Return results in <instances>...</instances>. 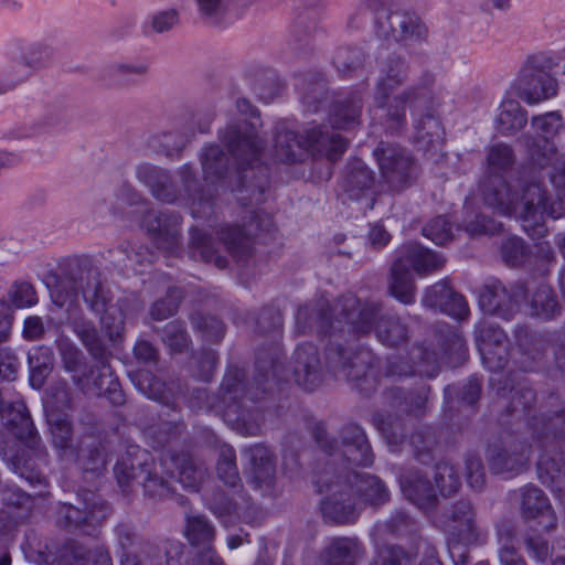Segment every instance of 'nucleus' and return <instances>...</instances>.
<instances>
[{
  "label": "nucleus",
  "mask_w": 565,
  "mask_h": 565,
  "mask_svg": "<svg viewBox=\"0 0 565 565\" xmlns=\"http://www.w3.org/2000/svg\"><path fill=\"white\" fill-rule=\"evenodd\" d=\"M296 331H315L332 338L374 331L376 339L392 349L401 348L409 340V326L397 313L384 311L376 301L361 302L353 294L338 298L332 306L323 296L300 306L296 313Z\"/></svg>",
  "instance_id": "nucleus-1"
},
{
  "label": "nucleus",
  "mask_w": 565,
  "mask_h": 565,
  "mask_svg": "<svg viewBox=\"0 0 565 565\" xmlns=\"http://www.w3.org/2000/svg\"><path fill=\"white\" fill-rule=\"evenodd\" d=\"M218 140L227 149L234 168L222 148L209 145L200 156L204 181L216 184L234 172L237 180L232 191L236 193L239 204L246 209L262 203L268 188V168L263 163L265 139L254 124L244 120L220 129Z\"/></svg>",
  "instance_id": "nucleus-2"
},
{
  "label": "nucleus",
  "mask_w": 565,
  "mask_h": 565,
  "mask_svg": "<svg viewBox=\"0 0 565 565\" xmlns=\"http://www.w3.org/2000/svg\"><path fill=\"white\" fill-rule=\"evenodd\" d=\"M487 160L493 174L488 177L482 184L484 203L499 214L521 220L524 231L532 238L544 237L547 233L545 215L553 218L559 217V214L550 204L546 190L535 181L515 188L498 174L500 171L511 168L514 162L513 150L510 146L494 145L490 148Z\"/></svg>",
  "instance_id": "nucleus-3"
},
{
  "label": "nucleus",
  "mask_w": 565,
  "mask_h": 565,
  "mask_svg": "<svg viewBox=\"0 0 565 565\" xmlns=\"http://www.w3.org/2000/svg\"><path fill=\"white\" fill-rule=\"evenodd\" d=\"M278 362L273 358L263 359L262 354L256 359V375L250 386L244 382L245 372L237 366H230L221 384L220 403L210 401L204 388H194L186 405L191 409L218 407L223 411L226 420L245 435L255 436L260 431V425L256 420L254 411L248 408L246 401L255 402L271 387L275 382Z\"/></svg>",
  "instance_id": "nucleus-4"
},
{
  "label": "nucleus",
  "mask_w": 565,
  "mask_h": 565,
  "mask_svg": "<svg viewBox=\"0 0 565 565\" xmlns=\"http://www.w3.org/2000/svg\"><path fill=\"white\" fill-rule=\"evenodd\" d=\"M77 295H82L88 309L99 317L108 339L113 342L119 339L125 328L124 315L111 306L113 295L103 284L98 267L88 258L70 262L51 289L53 302L58 307H64Z\"/></svg>",
  "instance_id": "nucleus-5"
},
{
  "label": "nucleus",
  "mask_w": 565,
  "mask_h": 565,
  "mask_svg": "<svg viewBox=\"0 0 565 565\" xmlns=\"http://www.w3.org/2000/svg\"><path fill=\"white\" fill-rule=\"evenodd\" d=\"M66 319L67 324L96 363L88 364L83 351L68 338L57 339L56 348L63 369L71 374L74 385L82 393L88 394L92 380L95 377L96 382L106 376L107 361L111 354L99 335L95 323L79 309L68 308Z\"/></svg>",
  "instance_id": "nucleus-6"
},
{
  "label": "nucleus",
  "mask_w": 565,
  "mask_h": 565,
  "mask_svg": "<svg viewBox=\"0 0 565 565\" xmlns=\"http://www.w3.org/2000/svg\"><path fill=\"white\" fill-rule=\"evenodd\" d=\"M347 146L345 139L337 132H330L326 126H315L303 135L282 128L277 129L275 136V156L281 162L300 161L306 154L335 161Z\"/></svg>",
  "instance_id": "nucleus-7"
},
{
  "label": "nucleus",
  "mask_w": 565,
  "mask_h": 565,
  "mask_svg": "<svg viewBox=\"0 0 565 565\" xmlns=\"http://www.w3.org/2000/svg\"><path fill=\"white\" fill-rule=\"evenodd\" d=\"M313 438L326 455L330 457L322 470L329 471L330 475L341 476L345 473V470L352 471L348 467L349 463L362 467L373 463L374 455L371 445L364 429L359 425H344L340 430L339 443L328 437L322 424H317L313 428Z\"/></svg>",
  "instance_id": "nucleus-8"
},
{
  "label": "nucleus",
  "mask_w": 565,
  "mask_h": 565,
  "mask_svg": "<svg viewBox=\"0 0 565 565\" xmlns=\"http://www.w3.org/2000/svg\"><path fill=\"white\" fill-rule=\"evenodd\" d=\"M115 478L124 492L132 490L135 484L143 488L145 495L153 500H163L173 495L170 481L159 475L149 451L139 446H129L114 467Z\"/></svg>",
  "instance_id": "nucleus-9"
},
{
  "label": "nucleus",
  "mask_w": 565,
  "mask_h": 565,
  "mask_svg": "<svg viewBox=\"0 0 565 565\" xmlns=\"http://www.w3.org/2000/svg\"><path fill=\"white\" fill-rule=\"evenodd\" d=\"M376 35L382 40H392L398 43L411 56L427 57L422 47L428 42L429 29L413 11L391 10L385 15L379 17Z\"/></svg>",
  "instance_id": "nucleus-10"
},
{
  "label": "nucleus",
  "mask_w": 565,
  "mask_h": 565,
  "mask_svg": "<svg viewBox=\"0 0 565 565\" xmlns=\"http://www.w3.org/2000/svg\"><path fill=\"white\" fill-rule=\"evenodd\" d=\"M554 66L553 58L544 53L527 56L514 81L518 96L529 105L555 96L557 83L552 76Z\"/></svg>",
  "instance_id": "nucleus-11"
},
{
  "label": "nucleus",
  "mask_w": 565,
  "mask_h": 565,
  "mask_svg": "<svg viewBox=\"0 0 565 565\" xmlns=\"http://www.w3.org/2000/svg\"><path fill=\"white\" fill-rule=\"evenodd\" d=\"M381 177L392 191L412 186L420 172L414 156L397 143L381 141L373 150Z\"/></svg>",
  "instance_id": "nucleus-12"
},
{
  "label": "nucleus",
  "mask_w": 565,
  "mask_h": 565,
  "mask_svg": "<svg viewBox=\"0 0 565 565\" xmlns=\"http://www.w3.org/2000/svg\"><path fill=\"white\" fill-rule=\"evenodd\" d=\"M242 225L225 224L217 231L220 242L236 260H245L252 255L254 238L260 232H269L271 217L255 209L245 211Z\"/></svg>",
  "instance_id": "nucleus-13"
},
{
  "label": "nucleus",
  "mask_w": 565,
  "mask_h": 565,
  "mask_svg": "<svg viewBox=\"0 0 565 565\" xmlns=\"http://www.w3.org/2000/svg\"><path fill=\"white\" fill-rule=\"evenodd\" d=\"M315 484L319 493L330 491L320 503L321 513L327 522L347 524L355 521L358 502L350 490L345 489L340 475L321 471L317 475Z\"/></svg>",
  "instance_id": "nucleus-14"
},
{
  "label": "nucleus",
  "mask_w": 565,
  "mask_h": 565,
  "mask_svg": "<svg viewBox=\"0 0 565 565\" xmlns=\"http://www.w3.org/2000/svg\"><path fill=\"white\" fill-rule=\"evenodd\" d=\"M109 505L92 495L79 505L61 503L56 510V525L68 533L95 535L102 523L109 516Z\"/></svg>",
  "instance_id": "nucleus-15"
},
{
  "label": "nucleus",
  "mask_w": 565,
  "mask_h": 565,
  "mask_svg": "<svg viewBox=\"0 0 565 565\" xmlns=\"http://www.w3.org/2000/svg\"><path fill=\"white\" fill-rule=\"evenodd\" d=\"M526 296L527 288L523 282L507 287L499 279L490 278L478 290V303L484 313L511 320Z\"/></svg>",
  "instance_id": "nucleus-16"
},
{
  "label": "nucleus",
  "mask_w": 565,
  "mask_h": 565,
  "mask_svg": "<svg viewBox=\"0 0 565 565\" xmlns=\"http://www.w3.org/2000/svg\"><path fill=\"white\" fill-rule=\"evenodd\" d=\"M323 366L337 379L360 381L372 367L373 354L366 349L353 350L331 339L324 349Z\"/></svg>",
  "instance_id": "nucleus-17"
},
{
  "label": "nucleus",
  "mask_w": 565,
  "mask_h": 565,
  "mask_svg": "<svg viewBox=\"0 0 565 565\" xmlns=\"http://www.w3.org/2000/svg\"><path fill=\"white\" fill-rule=\"evenodd\" d=\"M531 127L540 139L536 140L530 135H523L520 141L526 148L531 161L535 166L544 168L555 154L556 148L553 140L564 128L563 117L559 111L536 115L531 118Z\"/></svg>",
  "instance_id": "nucleus-18"
},
{
  "label": "nucleus",
  "mask_w": 565,
  "mask_h": 565,
  "mask_svg": "<svg viewBox=\"0 0 565 565\" xmlns=\"http://www.w3.org/2000/svg\"><path fill=\"white\" fill-rule=\"evenodd\" d=\"M445 529L449 535V550L452 557L459 545H470L478 541L479 531L476 512L467 500H460L451 505L445 515Z\"/></svg>",
  "instance_id": "nucleus-19"
},
{
  "label": "nucleus",
  "mask_w": 565,
  "mask_h": 565,
  "mask_svg": "<svg viewBox=\"0 0 565 565\" xmlns=\"http://www.w3.org/2000/svg\"><path fill=\"white\" fill-rule=\"evenodd\" d=\"M380 75L375 82L373 99L379 108H384L392 93L404 86L411 74L405 55L392 52L379 62Z\"/></svg>",
  "instance_id": "nucleus-20"
},
{
  "label": "nucleus",
  "mask_w": 565,
  "mask_h": 565,
  "mask_svg": "<svg viewBox=\"0 0 565 565\" xmlns=\"http://www.w3.org/2000/svg\"><path fill=\"white\" fill-rule=\"evenodd\" d=\"M242 456L247 461L245 473L248 482L263 493H270L276 482V458L262 444L246 447Z\"/></svg>",
  "instance_id": "nucleus-21"
},
{
  "label": "nucleus",
  "mask_w": 565,
  "mask_h": 565,
  "mask_svg": "<svg viewBox=\"0 0 565 565\" xmlns=\"http://www.w3.org/2000/svg\"><path fill=\"white\" fill-rule=\"evenodd\" d=\"M530 446L525 443L508 438L500 444L489 446L487 460L492 473H520L529 461Z\"/></svg>",
  "instance_id": "nucleus-22"
},
{
  "label": "nucleus",
  "mask_w": 565,
  "mask_h": 565,
  "mask_svg": "<svg viewBox=\"0 0 565 565\" xmlns=\"http://www.w3.org/2000/svg\"><path fill=\"white\" fill-rule=\"evenodd\" d=\"M292 371L296 383L307 391H313L322 383L324 366L316 344L305 342L295 349Z\"/></svg>",
  "instance_id": "nucleus-23"
},
{
  "label": "nucleus",
  "mask_w": 565,
  "mask_h": 565,
  "mask_svg": "<svg viewBox=\"0 0 565 565\" xmlns=\"http://www.w3.org/2000/svg\"><path fill=\"white\" fill-rule=\"evenodd\" d=\"M344 472L341 475L344 487L354 495L356 502L376 507L388 500V491L377 477L354 470Z\"/></svg>",
  "instance_id": "nucleus-24"
},
{
  "label": "nucleus",
  "mask_w": 565,
  "mask_h": 565,
  "mask_svg": "<svg viewBox=\"0 0 565 565\" xmlns=\"http://www.w3.org/2000/svg\"><path fill=\"white\" fill-rule=\"evenodd\" d=\"M414 364L411 365L403 361L401 356L388 359L386 374L390 376H409L418 374L420 376L434 377L439 372L437 355L423 347H416L412 351Z\"/></svg>",
  "instance_id": "nucleus-25"
},
{
  "label": "nucleus",
  "mask_w": 565,
  "mask_h": 565,
  "mask_svg": "<svg viewBox=\"0 0 565 565\" xmlns=\"http://www.w3.org/2000/svg\"><path fill=\"white\" fill-rule=\"evenodd\" d=\"M181 221L179 213L162 211L147 221V230L159 248L172 253L180 245Z\"/></svg>",
  "instance_id": "nucleus-26"
},
{
  "label": "nucleus",
  "mask_w": 565,
  "mask_h": 565,
  "mask_svg": "<svg viewBox=\"0 0 565 565\" xmlns=\"http://www.w3.org/2000/svg\"><path fill=\"white\" fill-rule=\"evenodd\" d=\"M365 87L354 88L339 96L332 104L329 121L335 129H348L360 124Z\"/></svg>",
  "instance_id": "nucleus-27"
},
{
  "label": "nucleus",
  "mask_w": 565,
  "mask_h": 565,
  "mask_svg": "<svg viewBox=\"0 0 565 565\" xmlns=\"http://www.w3.org/2000/svg\"><path fill=\"white\" fill-rule=\"evenodd\" d=\"M375 185V173L360 159L348 163L340 189L348 199L359 201L369 195Z\"/></svg>",
  "instance_id": "nucleus-28"
},
{
  "label": "nucleus",
  "mask_w": 565,
  "mask_h": 565,
  "mask_svg": "<svg viewBox=\"0 0 565 565\" xmlns=\"http://www.w3.org/2000/svg\"><path fill=\"white\" fill-rule=\"evenodd\" d=\"M540 481L553 492L562 494L565 491V451L557 446L546 449L537 465Z\"/></svg>",
  "instance_id": "nucleus-29"
},
{
  "label": "nucleus",
  "mask_w": 565,
  "mask_h": 565,
  "mask_svg": "<svg viewBox=\"0 0 565 565\" xmlns=\"http://www.w3.org/2000/svg\"><path fill=\"white\" fill-rule=\"evenodd\" d=\"M521 510L525 519H541L540 524L550 531L556 526V515L548 498L537 487L527 484L521 489Z\"/></svg>",
  "instance_id": "nucleus-30"
},
{
  "label": "nucleus",
  "mask_w": 565,
  "mask_h": 565,
  "mask_svg": "<svg viewBox=\"0 0 565 565\" xmlns=\"http://www.w3.org/2000/svg\"><path fill=\"white\" fill-rule=\"evenodd\" d=\"M136 178L149 188L156 199L164 203H174L179 198V191L169 172L162 168L141 163L136 168Z\"/></svg>",
  "instance_id": "nucleus-31"
},
{
  "label": "nucleus",
  "mask_w": 565,
  "mask_h": 565,
  "mask_svg": "<svg viewBox=\"0 0 565 565\" xmlns=\"http://www.w3.org/2000/svg\"><path fill=\"white\" fill-rule=\"evenodd\" d=\"M396 255H399L418 276H427L441 269L446 264V258L441 254L415 242L403 244L396 250Z\"/></svg>",
  "instance_id": "nucleus-32"
},
{
  "label": "nucleus",
  "mask_w": 565,
  "mask_h": 565,
  "mask_svg": "<svg viewBox=\"0 0 565 565\" xmlns=\"http://www.w3.org/2000/svg\"><path fill=\"white\" fill-rule=\"evenodd\" d=\"M399 486L407 500L420 508L433 505L437 499L434 483L420 470H405L399 476Z\"/></svg>",
  "instance_id": "nucleus-33"
},
{
  "label": "nucleus",
  "mask_w": 565,
  "mask_h": 565,
  "mask_svg": "<svg viewBox=\"0 0 565 565\" xmlns=\"http://www.w3.org/2000/svg\"><path fill=\"white\" fill-rule=\"evenodd\" d=\"M364 554L362 542L355 536L332 537L321 552L323 565H356Z\"/></svg>",
  "instance_id": "nucleus-34"
},
{
  "label": "nucleus",
  "mask_w": 565,
  "mask_h": 565,
  "mask_svg": "<svg viewBox=\"0 0 565 565\" xmlns=\"http://www.w3.org/2000/svg\"><path fill=\"white\" fill-rule=\"evenodd\" d=\"M476 342L483 359L493 354L492 347L498 348L502 353L498 354V363L494 367L501 369L507 361L508 334L498 324L480 321L475 328Z\"/></svg>",
  "instance_id": "nucleus-35"
},
{
  "label": "nucleus",
  "mask_w": 565,
  "mask_h": 565,
  "mask_svg": "<svg viewBox=\"0 0 565 565\" xmlns=\"http://www.w3.org/2000/svg\"><path fill=\"white\" fill-rule=\"evenodd\" d=\"M513 337L520 354L519 363L522 370H534L544 356L545 348L543 340L526 326H516Z\"/></svg>",
  "instance_id": "nucleus-36"
},
{
  "label": "nucleus",
  "mask_w": 565,
  "mask_h": 565,
  "mask_svg": "<svg viewBox=\"0 0 565 565\" xmlns=\"http://www.w3.org/2000/svg\"><path fill=\"white\" fill-rule=\"evenodd\" d=\"M179 175L188 199L191 201L193 216L209 215L212 212L214 193L211 190L205 191L199 186L191 164L182 166L179 169Z\"/></svg>",
  "instance_id": "nucleus-37"
},
{
  "label": "nucleus",
  "mask_w": 565,
  "mask_h": 565,
  "mask_svg": "<svg viewBox=\"0 0 565 565\" xmlns=\"http://www.w3.org/2000/svg\"><path fill=\"white\" fill-rule=\"evenodd\" d=\"M248 503L249 497L243 489H232V495L217 489L206 498L209 510L224 524H227L234 515L238 514L242 505Z\"/></svg>",
  "instance_id": "nucleus-38"
},
{
  "label": "nucleus",
  "mask_w": 565,
  "mask_h": 565,
  "mask_svg": "<svg viewBox=\"0 0 565 565\" xmlns=\"http://www.w3.org/2000/svg\"><path fill=\"white\" fill-rule=\"evenodd\" d=\"M415 290L416 286L411 268L399 255H396L391 268L390 294L399 302L412 305L415 302Z\"/></svg>",
  "instance_id": "nucleus-39"
},
{
  "label": "nucleus",
  "mask_w": 565,
  "mask_h": 565,
  "mask_svg": "<svg viewBox=\"0 0 565 565\" xmlns=\"http://www.w3.org/2000/svg\"><path fill=\"white\" fill-rule=\"evenodd\" d=\"M527 124V111L518 100H502L494 120L495 130L502 136H514Z\"/></svg>",
  "instance_id": "nucleus-40"
},
{
  "label": "nucleus",
  "mask_w": 565,
  "mask_h": 565,
  "mask_svg": "<svg viewBox=\"0 0 565 565\" xmlns=\"http://www.w3.org/2000/svg\"><path fill=\"white\" fill-rule=\"evenodd\" d=\"M149 70L150 65L145 61L114 62L104 68L102 79H113L119 85L130 86L145 78Z\"/></svg>",
  "instance_id": "nucleus-41"
},
{
  "label": "nucleus",
  "mask_w": 565,
  "mask_h": 565,
  "mask_svg": "<svg viewBox=\"0 0 565 565\" xmlns=\"http://www.w3.org/2000/svg\"><path fill=\"white\" fill-rule=\"evenodd\" d=\"M414 121V140L417 147L423 151H428L436 145H440L444 139V129L440 121L433 113L425 109Z\"/></svg>",
  "instance_id": "nucleus-42"
},
{
  "label": "nucleus",
  "mask_w": 565,
  "mask_h": 565,
  "mask_svg": "<svg viewBox=\"0 0 565 565\" xmlns=\"http://www.w3.org/2000/svg\"><path fill=\"white\" fill-rule=\"evenodd\" d=\"M214 241L206 232L192 228L190 232V253L195 260L200 259L206 264H213L220 269L227 267L226 257L220 255L214 247Z\"/></svg>",
  "instance_id": "nucleus-43"
},
{
  "label": "nucleus",
  "mask_w": 565,
  "mask_h": 565,
  "mask_svg": "<svg viewBox=\"0 0 565 565\" xmlns=\"http://www.w3.org/2000/svg\"><path fill=\"white\" fill-rule=\"evenodd\" d=\"M384 107H386L385 120L387 129L392 132H398L406 126L407 108H409L415 116L417 110H424L404 89L391 100L388 98Z\"/></svg>",
  "instance_id": "nucleus-44"
},
{
  "label": "nucleus",
  "mask_w": 565,
  "mask_h": 565,
  "mask_svg": "<svg viewBox=\"0 0 565 565\" xmlns=\"http://www.w3.org/2000/svg\"><path fill=\"white\" fill-rule=\"evenodd\" d=\"M184 536L195 547H213L215 527L210 520L202 514H188L185 516Z\"/></svg>",
  "instance_id": "nucleus-45"
},
{
  "label": "nucleus",
  "mask_w": 565,
  "mask_h": 565,
  "mask_svg": "<svg viewBox=\"0 0 565 565\" xmlns=\"http://www.w3.org/2000/svg\"><path fill=\"white\" fill-rule=\"evenodd\" d=\"M54 355L51 348L40 345L28 353L30 370V384L33 388L40 390L53 370Z\"/></svg>",
  "instance_id": "nucleus-46"
},
{
  "label": "nucleus",
  "mask_w": 565,
  "mask_h": 565,
  "mask_svg": "<svg viewBox=\"0 0 565 565\" xmlns=\"http://www.w3.org/2000/svg\"><path fill=\"white\" fill-rule=\"evenodd\" d=\"M252 0H195L198 15L207 25H220L233 7H245Z\"/></svg>",
  "instance_id": "nucleus-47"
},
{
  "label": "nucleus",
  "mask_w": 565,
  "mask_h": 565,
  "mask_svg": "<svg viewBox=\"0 0 565 565\" xmlns=\"http://www.w3.org/2000/svg\"><path fill=\"white\" fill-rule=\"evenodd\" d=\"M31 452L32 457L29 455L26 450L18 451L17 454L8 458V465L15 473L24 478L31 484H44L45 476L39 469V463L46 462V452L44 451V460L38 459L34 451Z\"/></svg>",
  "instance_id": "nucleus-48"
},
{
  "label": "nucleus",
  "mask_w": 565,
  "mask_h": 565,
  "mask_svg": "<svg viewBox=\"0 0 565 565\" xmlns=\"http://www.w3.org/2000/svg\"><path fill=\"white\" fill-rule=\"evenodd\" d=\"M171 461L178 470L180 483L191 490H198L206 477V468L189 454H174Z\"/></svg>",
  "instance_id": "nucleus-49"
},
{
  "label": "nucleus",
  "mask_w": 565,
  "mask_h": 565,
  "mask_svg": "<svg viewBox=\"0 0 565 565\" xmlns=\"http://www.w3.org/2000/svg\"><path fill=\"white\" fill-rule=\"evenodd\" d=\"M530 426L539 437H548L550 434L557 438L565 437V403L558 404L552 414L533 416Z\"/></svg>",
  "instance_id": "nucleus-50"
},
{
  "label": "nucleus",
  "mask_w": 565,
  "mask_h": 565,
  "mask_svg": "<svg viewBox=\"0 0 565 565\" xmlns=\"http://www.w3.org/2000/svg\"><path fill=\"white\" fill-rule=\"evenodd\" d=\"M529 315L542 320L553 319L559 313L561 307L557 302L556 295L550 286L541 285L533 292Z\"/></svg>",
  "instance_id": "nucleus-51"
},
{
  "label": "nucleus",
  "mask_w": 565,
  "mask_h": 565,
  "mask_svg": "<svg viewBox=\"0 0 565 565\" xmlns=\"http://www.w3.org/2000/svg\"><path fill=\"white\" fill-rule=\"evenodd\" d=\"M54 58L55 51L52 45L45 42H34L23 50L20 63L35 73L49 68Z\"/></svg>",
  "instance_id": "nucleus-52"
},
{
  "label": "nucleus",
  "mask_w": 565,
  "mask_h": 565,
  "mask_svg": "<svg viewBox=\"0 0 565 565\" xmlns=\"http://www.w3.org/2000/svg\"><path fill=\"white\" fill-rule=\"evenodd\" d=\"M216 470L218 478L227 487L231 489H243L233 447L225 445L220 448Z\"/></svg>",
  "instance_id": "nucleus-53"
},
{
  "label": "nucleus",
  "mask_w": 565,
  "mask_h": 565,
  "mask_svg": "<svg viewBox=\"0 0 565 565\" xmlns=\"http://www.w3.org/2000/svg\"><path fill=\"white\" fill-rule=\"evenodd\" d=\"M116 253L122 254L125 258L118 259L119 269H131L138 270L139 267H143L152 262V253L150 249L137 243L125 242L117 246Z\"/></svg>",
  "instance_id": "nucleus-54"
},
{
  "label": "nucleus",
  "mask_w": 565,
  "mask_h": 565,
  "mask_svg": "<svg viewBox=\"0 0 565 565\" xmlns=\"http://www.w3.org/2000/svg\"><path fill=\"white\" fill-rule=\"evenodd\" d=\"M365 62L366 54L359 47L342 46L333 55V64L343 77H350L358 70H361Z\"/></svg>",
  "instance_id": "nucleus-55"
},
{
  "label": "nucleus",
  "mask_w": 565,
  "mask_h": 565,
  "mask_svg": "<svg viewBox=\"0 0 565 565\" xmlns=\"http://www.w3.org/2000/svg\"><path fill=\"white\" fill-rule=\"evenodd\" d=\"M47 424L52 435L53 445L66 450L72 447V425L68 416L60 412H49L46 414Z\"/></svg>",
  "instance_id": "nucleus-56"
},
{
  "label": "nucleus",
  "mask_w": 565,
  "mask_h": 565,
  "mask_svg": "<svg viewBox=\"0 0 565 565\" xmlns=\"http://www.w3.org/2000/svg\"><path fill=\"white\" fill-rule=\"evenodd\" d=\"M105 377H102L100 381L95 382V377L89 383V392L97 395L104 394L114 405H122L125 403V394L120 387V384L117 377L114 376V372L107 361V371L105 372Z\"/></svg>",
  "instance_id": "nucleus-57"
},
{
  "label": "nucleus",
  "mask_w": 565,
  "mask_h": 565,
  "mask_svg": "<svg viewBox=\"0 0 565 565\" xmlns=\"http://www.w3.org/2000/svg\"><path fill=\"white\" fill-rule=\"evenodd\" d=\"M10 431L28 448L34 451L40 460H44V447L30 416L10 428Z\"/></svg>",
  "instance_id": "nucleus-58"
},
{
  "label": "nucleus",
  "mask_w": 565,
  "mask_h": 565,
  "mask_svg": "<svg viewBox=\"0 0 565 565\" xmlns=\"http://www.w3.org/2000/svg\"><path fill=\"white\" fill-rule=\"evenodd\" d=\"M162 341L171 353H183L191 344V338L180 320L170 321L163 327Z\"/></svg>",
  "instance_id": "nucleus-59"
},
{
  "label": "nucleus",
  "mask_w": 565,
  "mask_h": 565,
  "mask_svg": "<svg viewBox=\"0 0 565 565\" xmlns=\"http://www.w3.org/2000/svg\"><path fill=\"white\" fill-rule=\"evenodd\" d=\"M434 486L436 488V494L443 497H449L455 494L459 487L460 480L455 470V467L448 462H439L436 465L434 470Z\"/></svg>",
  "instance_id": "nucleus-60"
},
{
  "label": "nucleus",
  "mask_w": 565,
  "mask_h": 565,
  "mask_svg": "<svg viewBox=\"0 0 565 565\" xmlns=\"http://www.w3.org/2000/svg\"><path fill=\"white\" fill-rule=\"evenodd\" d=\"M436 83V75L428 70L420 73L417 82L404 90L415 100L423 109H427L433 102V89Z\"/></svg>",
  "instance_id": "nucleus-61"
},
{
  "label": "nucleus",
  "mask_w": 565,
  "mask_h": 565,
  "mask_svg": "<svg viewBox=\"0 0 565 565\" xmlns=\"http://www.w3.org/2000/svg\"><path fill=\"white\" fill-rule=\"evenodd\" d=\"M373 422L381 431L387 444L397 446L406 438V427L401 418L376 414Z\"/></svg>",
  "instance_id": "nucleus-62"
},
{
  "label": "nucleus",
  "mask_w": 565,
  "mask_h": 565,
  "mask_svg": "<svg viewBox=\"0 0 565 565\" xmlns=\"http://www.w3.org/2000/svg\"><path fill=\"white\" fill-rule=\"evenodd\" d=\"M429 394V386L423 384L416 393H406L403 388L396 387L392 390V395L395 399L396 406H403L404 411L409 413H420L427 403Z\"/></svg>",
  "instance_id": "nucleus-63"
},
{
  "label": "nucleus",
  "mask_w": 565,
  "mask_h": 565,
  "mask_svg": "<svg viewBox=\"0 0 565 565\" xmlns=\"http://www.w3.org/2000/svg\"><path fill=\"white\" fill-rule=\"evenodd\" d=\"M190 319L193 328L201 332L207 341L220 342L223 339L225 326L220 319L202 312L192 313Z\"/></svg>",
  "instance_id": "nucleus-64"
}]
</instances>
